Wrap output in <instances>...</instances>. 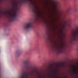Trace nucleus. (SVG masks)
Here are the masks:
<instances>
[{
    "label": "nucleus",
    "instance_id": "obj_13",
    "mask_svg": "<svg viewBox=\"0 0 78 78\" xmlns=\"http://www.w3.org/2000/svg\"><path fill=\"white\" fill-rule=\"evenodd\" d=\"M38 78H41V76L39 75H38Z\"/></svg>",
    "mask_w": 78,
    "mask_h": 78
},
{
    "label": "nucleus",
    "instance_id": "obj_7",
    "mask_svg": "<svg viewBox=\"0 0 78 78\" xmlns=\"http://www.w3.org/2000/svg\"><path fill=\"white\" fill-rule=\"evenodd\" d=\"M73 70H74L75 71V73H76V74H78V68H76L75 67H73Z\"/></svg>",
    "mask_w": 78,
    "mask_h": 78
},
{
    "label": "nucleus",
    "instance_id": "obj_15",
    "mask_svg": "<svg viewBox=\"0 0 78 78\" xmlns=\"http://www.w3.org/2000/svg\"><path fill=\"white\" fill-rule=\"evenodd\" d=\"M12 10H14V9H12Z\"/></svg>",
    "mask_w": 78,
    "mask_h": 78
},
{
    "label": "nucleus",
    "instance_id": "obj_6",
    "mask_svg": "<svg viewBox=\"0 0 78 78\" xmlns=\"http://www.w3.org/2000/svg\"><path fill=\"white\" fill-rule=\"evenodd\" d=\"M28 78V74L26 73L25 74L23 73L20 78Z\"/></svg>",
    "mask_w": 78,
    "mask_h": 78
},
{
    "label": "nucleus",
    "instance_id": "obj_12",
    "mask_svg": "<svg viewBox=\"0 0 78 78\" xmlns=\"http://www.w3.org/2000/svg\"><path fill=\"white\" fill-rule=\"evenodd\" d=\"M37 14L38 16H40V14L39 13L37 12Z\"/></svg>",
    "mask_w": 78,
    "mask_h": 78
},
{
    "label": "nucleus",
    "instance_id": "obj_8",
    "mask_svg": "<svg viewBox=\"0 0 78 78\" xmlns=\"http://www.w3.org/2000/svg\"><path fill=\"white\" fill-rule=\"evenodd\" d=\"M54 7L56 12H58V6L55 3L54 4Z\"/></svg>",
    "mask_w": 78,
    "mask_h": 78
},
{
    "label": "nucleus",
    "instance_id": "obj_1",
    "mask_svg": "<svg viewBox=\"0 0 78 78\" xmlns=\"http://www.w3.org/2000/svg\"><path fill=\"white\" fill-rule=\"evenodd\" d=\"M34 27L33 24L31 22L27 23L25 26L26 30H28L30 28H33Z\"/></svg>",
    "mask_w": 78,
    "mask_h": 78
},
{
    "label": "nucleus",
    "instance_id": "obj_5",
    "mask_svg": "<svg viewBox=\"0 0 78 78\" xmlns=\"http://www.w3.org/2000/svg\"><path fill=\"white\" fill-rule=\"evenodd\" d=\"M13 6L15 8V10H17L18 9V2H13L12 3Z\"/></svg>",
    "mask_w": 78,
    "mask_h": 78
},
{
    "label": "nucleus",
    "instance_id": "obj_2",
    "mask_svg": "<svg viewBox=\"0 0 78 78\" xmlns=\"http://www.w3.org/2000/svg\"><path fill=\"white\" fill-rule=\"evenodd\" d=\"M73 35L74 36L73 40L74 41H78V28H77L73 33Z\"/></svg>",
    "mask_w": 78,
    "mask_h": 78
},
{
    "label": "nucleus",
    "instance_id": "obj_17",
    "mask_svg": "<svg viewBox=\"0 0 78 78\" xmlns=\"http://www.w3.org/2000/svg\"><path fill=\"white\" fill-rule=\"evenodd\" d=\"M27 68L28 69V67H27Z\"/></svg>",
    "mask_w": 78,
    "mask_h": 78
},
{
    "label": "nucleus",
    "instance_id": "obj_4",
    "mask_svg": "<svg viewBox=\"0 0 78 78\" xmlns=\"http://www.w3.org/2000/svg\"><path fill=\"white\" fill-rule=\"evenodd\" d=\"M10 16L9 17L11 21H13L14 20L16 19V14H12L11 12H9Z\"/></svg>",
    "mask_w": 78,
    "mask_h": 78
},
{
    "label": "nucleus",
    "instance_id": "obj_14",
    "mask_svg": "<svg viewBox=\"0 0 78 78\" xmlns=\"http://www.w3.org/2000/svg\"><path fill=\"white\" fill-rule=\"evenodd\" d=\"M19 53V51H17V53Z\"/></svg>",
    "mask_w": 78,
    "mask_h": 78
},
{
    "label": "nucleus",
    "instance_id": "obj_3",
    "mask_svg": "<svg viewBox=\"0 0 78 78\" xmlns=\"http://www.w3.org/2000/svg\"><path fill=\"white\" fill-rule=\"evenodd\" d=\"M53 47L54 48L57 50V51L58 53V54H59L60 53H61L62 51L61 50V49L59 48L56 44H54L53 45Z\"/></svg>",
    "mask_w": 78,
    "mask_h": 78
},
{
    "label": "nucleus",
    "instance_id": "obj_16",
    "mask_svg": "<svg viewBox=\"0 0 78 78\" xmlns=\"http://www.w3.org/2000/svg\"><path fill=\"white\" fill-rule=\"evenodd\" d=\"M32 3H33V2H31Z\"/></svg>",
    "mask_w": 78,
    "mask_h": 78
},
{
    "label": "nucleus",
    "instance_id": "obj_11",
    "mask_svg": "<svg viewBox=\"0 0 78 78\" xmlns=\"http://www.w3.org/2000/svg\"><path fill=\"white\" fill-rule=\"evenodd\" d=\"M27 62H28L27 61H24L23 62V63L24 64V66H25V65H26V64H27Z\"/></svg>",
    "mask_w": 78,
    "mask_h": 78
},
{
    "label": "nucleus",
    "instance_id": "obj_9",
    "mask_svg": "<svg viewBox=\"0 0 78 78\" xmlns=\"http://www.w3.org/2000/svg\"><path fill=\"white\" fill-rule=\"evenodd\" d=\"M49 76H50L51 78H55V75H54L53 74H49Z\"/></svg>",
    "mask_w": 78,
    "mask_h": 78
},
{
    "label": "nucleus",
    "instance_id": "obj_10",
    "mask_svg": "<svg viewBox=\"0 0 78 78\" xmlns=\"http://www.w3.org/2000/svg\"><path fill=\"white\" fill-rule=\"evenodd\" d=\"M51 69L52 73H55L56 72V69H53L52 67H51Z\"/></svg>",
    "mask_w": 78,
    "mask_h": 78
}]
</instances>
